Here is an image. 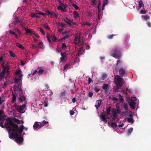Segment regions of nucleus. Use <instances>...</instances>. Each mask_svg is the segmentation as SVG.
I'll return each instance as SVG.
<instances>
[{
  "mask_svg": "<svg viewBox=\"0 0 151 151\" xmlns=\"http://www.w3.org/2000/svg\"><path fill=\"white\" fill-rule=\"evenodd\" d=\"M48 122L46 121L45 120H44L40 124V127H42L44 126L45 124H48Z\"/></svg>",
  "mask_w": 151,
  "mask_h": 151,
  "instance_id": "393cba45",
  "label": "nucleus"
},
{
  "mask_svg": "<svg viewBox=\"0 0 151 151\" xmlns=\"http://www.w3.org/2000/svg\"><path fill=\"white\" fill-rule=\"evenodd\" d=\"M42 25L44 27H45V28L48 30L50 29V27H49L47 23H45L44 24H42Z\"/></svg>",
  "mask_w": 151,
  "mask_h": 151,
  "instance_id": "c756f323",
  "label": "nucleus"
},
{
  "mask_svg": "<svg viewBox=\"0 0 151 151\" xmlns=\"http://www.w3.org/2000/svg\"><path fill=\"white\" fill-rule=\"evenodd\" d=\"M74 43L76 45L79 43L81 42L80 38H78L77 36H76L75 38L74 39Z\"/></svg>",
  "mask_w": 151,
  "mask_h": 151,
  "instance_id": "dca6fc26",
  "label": "nucleus"
},
{
  "mask_svg": "<svg viewBox=\"0 0 151 151\" xmlns=\"http://www.w3.org/2000/svg\"><path fill=\"white\" fill-rule=\"evenodd\" d=\"M59 10H62L63 12H65L66 11V10L65 9V8H63V7H59Z\"/></svg>",
  "mask_w": 151,
  "mask_h": 151,
  "instance_id": "603ef678",
  "label": "nucleus"
},
{
  "mask_svg": "<svg viewBox=\"0 0 151 151\" xmlns=\"http://www.w3.org/2000/svg\"><path fill=\"white\" fill-rule=\"evenodd\" d=\"M96 0H92L91 1V4L92 5H95L96 3H95Z\"/></svg>",
  "mask_w": 151,
  "mask_h": 151,
  "instance_id": "bf43d9fd",
  "label": "nucleus"
},
{
  "mask_svg": "<svg viewBox=\"0 0 151 151\" xmlns=\"http://www.w3.org/2000/svg\"><path fill=\"white\" fill-rule=\"evenodd\" d=\"M107 77V75L106 73H103L101 76V79L102 80H104L105 78H106Z\"/></svg>",
  "mask_w": 151,
  "mask_h": 151,
  "instance_id": "a878e982",
  "label": "nucleus"
},
{
  "mask_svg": "<svg viewBox=\"0 0 151 151\" xmlns=\"http://www.w3.org/2000/svg\"><path fill=\"white\" fill-rule=\"evenodd\" d=\"M20 86H19L18 88L19 90V97L18 98L19 100L21 102H22L24 101V103H26V98L25 96L23 94V90L22 88H20Z\"/></svg>",
  "mask_w": 151,
  "mask_h": 151,
  "instance_id": "20e7f679",
  "label": "nucleus"
},
{
  "mask_svg": "<svg viewBox=\"0 0 151 151\" xmlns=\"http://www.w3.org/2000/svg\"><path fill=\"white\" fill-rule=\"evenodd\" d=\"M115 35H110L108 36V38L110 39H111L113 38V37L114 36H115Z\"/></svg>",
  "mask_w": 151,
  "mask_h": 151,
  "instance_id": "052dcab7",
  "label": "nucleus"
},
{
  "mask_svg": "<svg viewBox=\"0 0 151 151\" xmlns=\"http://www.w3.org/2000/svg\"><path fill=\"white\" fill-rule=\"evenodd\" d=\"M9 53L11 56L13 57H14L15 56V54L12 51H9Z\"/></svg>",
  "mask_w": 151,
  "mask_h": 151,
  "instance_id": "c03bdc74",
  "label": "nucleus"
},
{
  "mask_svg": "<svg viewBox=\"0 0 151 151\" xmlns=\"http://www.w3.org/2000/svg\"><path fill=\"white\" fill-rule=\"evenodd\" d=\"M70 115H73L74 114V111L73 110H70Z\"/></svg>",
  "mask_w": 151,
  "mask_h": 151,
  "instance_id": "0e129e2a",
  "label": "nucleus"
},
{
  "mask_svg": "<svg viewBox=\"0 0 151 151\" xmlns=\"http://www.w3.org/2000/svg\"><path fill=\"white\" fill-rule=\"evenodd\" d=\"M111 100L114 101H116L118 100V99L117 98L115 97H113L111 98Z\"/></svg>",
  "mask_w": 151,
  "mask_h": 151,
  "instance_id": "13d9d810",
  "label": "nucleus"
},
{
  "mask_svg": "<svg viewBox=\"0 0 151 151\" xmlns=\"http://www.w3.org/2000/svg\"><path fill=\"white\" fill-rule=\"evenodd\" d=\"M5 74V73H3L2 71L0 73V79H2L4 78Z\"/></svg>",
  "mask_w": 151,
  "mask_h": 151,
  "instance_id": "c85d7f7f",
  "label": "nucleus"
},
{
  "mask_svg": "<svg viewBox=\"0 0 151 151\" xmlns=\"http://www.w3.org/2000/svg\"><path fill=\"white\" fill-rule=\"evenodd\" d=\"M101 100H98L96 101V105L95 106L96 109H98L99 107L100 106L101 104Z\"/></svg>",
  "mask_w": 151,
  "mask_h": 151,
  "instance_id": "a211bd4d",
  "label": "nucleus"
},
{
  "mask_svg": "<svg viewBox=\"0 0 151 151\" xmlns=\"http://www.w3.org/2000/svg\"><path fill=\"white\" fill-rule=\"evenodd\" d=\"M150 19V17L148 15H142V19L143 20L146 21L147 22Z\"/></svg>",
  "mask_w": 151,
  "mask_h": 151,
  "instance_id": "aec40b11",
  "label": "nucleus"
},
{
  "mask_svg": "<svg viewBox=\"0 0 151 151\" xmlns=\"http://www.w3.org/2000/svg\"><path fill=\"white\" fill-rule=\"evenodd\" d=\"M48 41L49 42H51V40L50 38V35L49 33H47L46 35Z\"/></svg>",
  "mask_w": 151,
  "mask_h": 151,
  "instance_id": "a19ab883",
  "label": "nucleus"
},
{
  "mask_svg": "<svg viewBox=\"0 0 151 151\" xmlns=\"http://www.w3.org/2000/svg\"><path fill=\"white\" fill-rule=\"evenodd\" d=\"M14 122L17 124H21L20 120L16 118H15Z\"/></svg>",
  "mask_w": 151,
  "mask_h": 151,
  "instance_id": "72a5a7b5",
  "label": "nucleus"
},
{
  "mask_svg": "<svg viewBox=\"0 0 151 151\" xmlns=\"http://www.w3.org/2000/svg\"><path fill=\"white\" fill-rule=\"evenodd\" d=\"M69 37V35H67L66 36H65L62 37L61 39V40H65L67 38H68Z\"/></svg>",
  "mask_w": 151,
  "mask_h": 151,
  "instance_id": "8fccbe9b",
  "label": "nucleus"
},
{
  "mask_svg": "<svg viewBox=\"0 0 151 151\" xmlns=\"http://www.w3.org/2000/svg\"><path fill=\"white\" fill-rule=\"evenodd\" d=\"M60 0H59V2L60 3V4H59V6L57 7V9H58L59 10V7H60V6L61 7H63H63L64 8H66L67 7V4H64L63 3H61V2H60Z\"/></svg>",
  "mask_w": 151,
  "mask_h": 151,
  "instance_id": "f3484780",
  "label": "nucleus"
},
{
  "mask_svg": "<svg viewBox=\"0 0 151 151\" xmlns=\"http://www.w3.org/2000/svg\"><path fill=\"white\" fill-rule=\"evenodd\" d=\"M38 14L41 15L43 16H45L46 14L44 13L41 12H39L37 13Z\"/></svg>",
  "mask_w": 151,
  "mask_h": 151,
  "instance_id": "69168bd1",
  "label": "nucleus"
},
{
  "mask_svg": "<svg viewBox=\"0 0 151 151\" xmlns=\"http://www.w3.org/2000/svg\"><path fill=\"white\" fill-rule=\"evenodd\" d=\"M111 107L109 106L108 107L106 111V114L107 115H109L110 114V111H111Z\"/></svg>",
  "mask_w": 151,
  "mask_h": 151,
  "instance_id": "473e14b6",
  "label": "nucleus"
},
{
  "mask_svg": "<svg viewBox=\"0 0 151 151\" xmlns=\"http://www.w3.org/2000/svg\"><path fill=\"white\" fill-rule=\"evenodd\" d=\"M69 66V64H65L64 66V70L68 69V67Z\"/></svg>",
  "mask_w": 151,
  "mask_h": 151,
  "instance_id": "3c124183",
  "label": "nucleus"
},
{
  "mask_svg": "<svg viewBox=\"0 0 151 151\" xmlns=\"http://www.w3.org/2000/svg\"><path fill=\"white\" fill-rule=\"evenodd\" d=\"M117 115L116 114H113V116L112 117V119L114 121H115L117 117Z\"/></svg>",
  "mask_w": 151,
  "mask_h": 151,
  "instance_id": "5fc2aeb1",
  "label": "nucleus"
},
{
  "mask_svg": "<svg viewBox=\"0 0 151 151\" xmlns=\"http://www.w3.org/2000/svg\"><path fill=\"white\" fill-rule=\"evenodd\" d=\"M60 55L61 57L60 58V60L61 61H63L65 60L67 56L65 52H61Z\"/></svg>",
  "mask_w": 151,
  "mask_h": 151,
  "instance_id": "ddd939ff",
  "label": "nucleus"
},
{
  "mask_svg": "<svg viewBox=\"0 0 151 151\" xmlns=\"http://www.w3.org/2000/svg\"><path fill=\"white\" fill-rule=\"evenodd\" d=\"M23 76V75H22L19 76V79L17 78H15L14 79V83L16 84H17L18 83H19V84L17 86V88L19 86H20V88H21L22 85V79Z\"/></svg>",
  "mask_w": 151,
  "mask_h": 151,
  "instance_id": "0eeeda50",
  "label": "nucleus"
},
{
  "mask_svg": "<svg viewBox=\"0 0 151 151\" xmlns=\"http://www.w3.org/2000/svg\"><path fill=\"white\" fill-rule=\"evenodd\" d=\"M22 71L20 70H16L15 72V74L16 75L19 76V75H22Z\"/></svg>",
  "mask_w": 151,
  "mask_h": 151,
  "instance_id": "5701e85b",
  "label": "nucleus"
},
{
  "mask_svg": "<svg viewBox=\"0 0 151 151\" xmlns=\"http://www.w3.org/2000/svg\"><path fill=\"white\" fill-rule=\"evenodd\" d=\"M108 3V0H104L103 3V5L105 6L107 5Z\"/></svg>",
  "mask_w": 151,
  "mask_h": 151,
  "instance_id": "09e8293b",
  "label": "nucleus"
},
{
  "mask_svg": "<svg viewBox=\"0 0 151 151\" xmlns=\"http://www.w3.org/2000/svg\"><path fill=\"white\" fill-rule=\"evenodd\" d=\"M127 121L129 123H133L134 120L133 118H128L127 119Z\"/></svg>",
  "mask_w": 151,
  "mask_h": 151,
  "instance_id": "2f4dec72",
  "label": "nucleus"
},
{
  "mask_svg": "<svg viewBox=\"0 0 151 151\" xmlns=\"http://www.w3.org/2000/svg\"><path fill=\"white\" fill-rule=\"evenodd\" d=\"M119 99L120 101L122 102L123 103L124 102V98L123 96H121L120 94L119 95Z\"/></svg>",
  "mask_w": 151,
  "mask_h": 151,
  "instance_id": "c9c22d12",
  "label": "nucleus"
},
{
  "mask_svg": "<svg viewBox=\"0 0 151 151\" xmlns=\"http://www.w3.org/2000/svg\"><path fill=\"white\" fill-rule=\"evenodd\" d=\"M38 122H35L33 126V127L34 129H37V128H40V124H38Z\"/></svg>",
  "mask_w": 151,
  "mask_h": 151,
  "instance_id": "4be33fe9",
  "label": "nucleus"
},
{
  "mask_svg": "<svg viewBox=\"0 0 151 151\" xmlns=\"http://www.w3.org/2000/svg\"><path fill=\"white\" fill-rule=\"evenodd\" d=\"M72 5L76 10H78L79 9V7L74 4L73 3Z\"/></svg>",
  "mask_w": 151,
  "mask_h": 151,
  "instance_id": "ea45409f",
  "label": "nucleus"
},
{
  "mask_svg": "<svg viewBox=\"0 0 151 151\" xmlns=\"http://www.w3.org/2000/svg\"><path fill=\"white\" fill-rule=\"evenodd\" d=\"M117 105L118 106H119V104H116V107L117 108V110H116V113L117 114H119L121 112V111L120 110V107H117Z\"/></svg>",
  "mask_w": 151,
  "mask_h": 151,
  "instance_id": "cd10ccee",
  "label": "nucleus"
},
{
  "mask_svg": "<svg viewBox=\"0 0 151 151\" xmlns=\"http://www.w3.org/2000/svg\"><path fill=\"white\" fill-rule=\"evenodd\" d=\"M66 47V45L64 43H63L62 45V49H64Z\"/></svg>",
  "mask_w": 151,
  "mask_h": 151,
  "instance_id": "864d4df0",
  "label": "nucleus"
},
{
  "mask_svg": "<svg viewBox=\"0 0 151 151\" xmlns=\"http://www.w3.org/2000/svg\"><path fill=\"white\" fill-rule=\"evenodd\" d=\"M114 81L116 85L115 91H116L120 89L123 85V78L117 75L115 77Z\"/></svg>",
  "mask_w": 151,
  "mask_h": 151,
  "instance_id": "f03ea898",
  "label": "nucleus"
},
{
  "mask_svg": "<svg viewBox=\"0 0 151 151\" xmlns=\"http://www.w3.org/2000/svg\"><path fill=\"white\" fill-rule=\"evenodd\" d=\"M11 130L12 132H11L9 134V137L15 139V141L19 144H22L23 142V138L21 136H19V134H21L25 127L23 125L20 126V128L16 124L11 122Z\"/></svg>",
  "mask_w": 151,
  "mask_h": 151,
  "instance_id": "f257e3e1",
  "label": "nucleus"
},
{
  "mask_svg": "<svg viewBox=\"0 0 151 151\" xmlns=\"http://www.w3.org/2000/svg\"><path fill=\"white\" fill-rule=\"evenodd\" d=\"M93 95V93L91 92H89L88 93V95L89 97H92Z\"/></svg>",
  "mask_w": 151,
  "mask_h": 151,
  "instance_id": "774afa93",
  "label": "nucleus"
},
{
  "mask_svg": "<svg viewBox=\"0 0 151 151\" xmlns=\"http://www.w3.org/2000/svg\"><path fill=\"white\" fill-rule=\"evenodd\" d=\"M4 100L2 99V98L0 96V105H1L4 102Z\"/></svg>",
  "mask_w": 151,
  "mask_h": 151,
  "instance_id": "4d7b16f0",
  "label": "nucleus"
},
{
  "mask_svg": "<svg viewBox=\"0 0 151 151\" xmlns=\"http://www.w3.org/2000/svg\"><path fill=\"white\" fill-rule=\"evenodd\" d=\"M121 54V52L118 48L115 49L111 54V55L115 58H119Z\"/></svg>",
  "mask_w": 151,
  "mask_h": 151,
  "instance_id": "39448f33",
  "label": "nucleus"
},
{
  "mask_svg": "<svg viewBox=\"0 0 151 151\" xmlns=\"http://www.w3.org/2000/svg\"><path fill=\"white\" fill-rule=\"evenodd\" d=\"M142 7V0H140L139 1V7L137 9V10H138L139 8H140Z\"/></svg>",
  "mask_w": 151,
  "mask_h": 151,
  "instance_id": "49530a36",
  "label": "nucleus"
},
{
  "mask_svg": "<svg viewBox=\"0 0 151 151\" xmlns=\"http://www.w3.org/2000/svg\"><path fill=\"white\" fill-rule=\"evenodd\" d=\"M119 71L120 76L123 77L127 75V73L124 69L123 68H121L119 69Z\"/></svg>",
  "mask_w": 151,
  "mask_h": 151,
  "instance_id": "9b49d317",
  "label": "nucleus"
},
{
  "mask_svg": "<svg viewBox=\"0 0 151 151\" xmlns=\"http://www.w3.org/2000/svg\"><path fill=\"white\" fill-rule=\"evenodd\" d=\"M22 27L23 28V29H24L26 32V35H27L28 34H30L31 35L35 34V32L32 29H29L27 27H25L23 25L22 26Z\"/></svg>",
  "mask_w": 151,
  "mask_h": 151,
  "instance_id": "1a4fd4ad",
  "label": "nucleus"
},
{
  "mask_svg": "<svg viewBox=\"0 0 151 151\" xmlns=\"http://www.w3.org/2000/svg\"><path fill=\"white\" fill-rule=\"evenodd\" d=\"M39 29H40V32L42 33V34L43 35H44L45 34V32H44V31L43 30V29L42 27H40L39 28Z\"/></svg>",
  "mask_w": 151,
  "mask_h": 151,
  "instance_id": "79ce46f5",
  "label": "nucleus"
},
{
  "mask_svg": "<svg viewBox=\"0 0 151 151\" xmlns=\"http://www.w3.org/2000/svg\"><path fill=\"white\" fill-rule=\"evenodd\" d=\"M123 107L124 109L126 111H128V104L127 103H123Z\"/></svg>",
  "mask_w": 151,
  "mask_h": 151,
  "instance_id": "7c9ffc66",
  "label": "nucleus"
},
{
  "mask_svg": "<svg viewBox=\"0 0 151 151\" xmlns=\"http://www.w3.org/2000/svg\"><path fill=\"white\" fill-rule=\"evenodd\" d=\"M46 13L47 14L50 15L52 17H55L56 18H57L58 17V15L56 14L54 12H51L47 11L46 12Z\"/></svg>",
  "mask_w": 151,
  "mask_h": 151,
  "instance_id": "f8f14e48",
  "label": "nucleus"
},
{
  "mask_svg": "<svg viewBox=\"0 0 151 151\" xmlns=\"http://www.w3.org/2000/svg\"><path fill=\"white\" fill-rule=\"evenodd\" d=\"M37 14H35L34 13H32L31 14V16L32 17H36L37 18H40V16L37 15Z\"/></svg>",
  "mask_w": 151,
  "mask_h": 151,
  "instance_id": "bb28decb",
  "label": "nucleus"
},
{
  "mask_svg": "<svg viewBox=\"0 0 151 151\" xmlns=\"http://www.w3.org/2000/svg\"><path fill=\"white\" fill-rule=\"evenodd\" d=\"M43 72L44 70H39L38 72L39 75L40 76L42 74V73Z\"/></svg>",
  "mask_w": 151,
  "mask_h": 151,
  "instance_id": "58836bf2",
  "label": "nucleus"
},
{
  "mask_svg": "<svg viewBox=\"0 0 151 151\" xmlns=\"http://www.w3.org/2000/svg\"><path fill=\"white\" fill-rule=\"evenodd\" d=\"M51 37H52L53 38L52 39V40L53 42H55V41L57 40V39L55 37V36L54 35H51Z\"/></svg>",
  "mask_w": 151,
  "mask_h": 151,
  "instance_id": "37998d69",
  "label": "nucleus"
},
{
  "mask_svg": "<svg viewBox=\"0 0 151 151\" xmlns=\"http://www.w3.org/2000/svg\"><path fill=\"white\" fill-rule=\"evenodd\" d=\"M21 19H19V18L17 17H16L14 18V20L13 21L12 23L14 25H16L18 23L20 22H21Z\"/></svg>",
  "mask_w": 151,
  "mask_h": 151,
  "instance_id": "4468645a",
  "label": "nucleus"
},
{
  "mask_svg": "<svg viewBox=\"0 0 151 151\" xmlns=\"http://www.w3.org/2000/svg\"><path fill=\"white\" fill-rule=\"evenodd\" d=\"M8 121L6 122L4 124V125H3V122H1L0 123V126L2 128H4L6 127L7 130H8L9 134L12 131V130H11V122L14 123V124H16L14 122L11 120L9 119L7 120Z\"/></svg>",
  "mask_w": 151,
  "mask_h": 151,
  "instance_id": "7ed1b4c3",
  "label": "nucleus"
},
{
  "mask_svg": "<svg viewBox=\"0 0 151 151\" xmlns=\"http://www.w3.org/2000/svg\"><path fill=\"white\" fill-rule=\"evenodd\" d=\"M73 14L75 16V18H78L79 17L78 14L76 11H75L73 12Z\"/></svg>",
  "mask_w": 151,
  "mask_h": 151,
  "instance_id": "e433bc0d",
  "label": "nucleus"
},
{
  "mask_svg": "<svg viewBox=\"0 0 151 151\" xmlns=\"http://www.w3.org/2000/svg\"><path fill=\"white\" fill-rule=\"evenodd\" d=\"M100 88L98 87H96L94 88V90L96 92H97L99 91Z\"/></svg>",
  "mask_w": 151,
  "mask_h": 151,
  "instance_id": "de8ad7c7",
  "label": "nucleus"
},
{
  "mask_svg": "<svg viewBox=\"0 0 151 151\" xmlns=\"http://www.w3.org/2000/svg\"><path fill=\"white\" fill-rule=\"evenodd\" d=\"M66 93V92L65 91L62 92L60 93V95L62 96H65Z\"/></svg>",
  "mask_w": 151,
  "mask_h": 151,
  "instance_id": "e2e57ef3",
  "label": "nucleus"
},
{
  "mask_svg": "<svg viewBox=\"0 0 151 151\" xmlns=\"http://www.w3.org/2000/svg\"><path fill=\"white\" fill-rule=\"evenodd\" d=\"M112 113L113 114H116L117 115V113H116V110H112L111 111Z\"/></svg>",
  "mask_w": 151,
  "mask_h": 151,
  "instance_id": "680f3d73",
  "label": "nucleus"
},
{
  "mask_svg": "<svg viewBox=\"0 0 151 151\" xmlns=\"http://www.w3.org/2000/svg\"><path fill=\"white\" fill-rule=\"evenodd\" d=\"M100 117L101 118L102 121L106 123L107 122V120L104 114H103L102 113H101L100 116Z\"/></svg>",
  "mask_w": 151,
  "mask_h": 151,
  "instance_id": "412c9836",
  "label": "nucleus"
},
{
  "mask_svg": "<svg viewBox=\"0 0 151 151\" xmlns=\"http://www.w3.org/2000/svg\"><path fill=\"white\" fill-rule=\"evenodd\" d=\"M2 68H3V70L2 71V72L3 73H6H6H8L9 70V63H6L5 65Z\"/></svg>",
  "mask_w": 151,
  "mask_h": 151,
  "instance_id": "9d476101",
  "label": "nucleus"
},
{
  "mask_svg": "<svg viewBox=\"0 0 151 151\" xmlns=\"http://www.w3.org/2000/svg\"><path fill=\"white\" fill-rule=\"evenodd\" d=\"M109 87V85L108 84H104L102 87V88L104 90H106Z\"/></svg>",
  "mask_w": 151,
  "mask_h": 151,
  "instance_id": "f704fd0d",
  "label": "nucleus"
},
{
  "mask_svg": "<svg viewBox=\"0 0 151 151\" xmlns=\"http://www.w3.org/2000/svg\"><path fill=\"white\" fill-rule=\"evenodd\" d=\"M14 29L16 31L18 34H21V32L20 29L17 27H16Z\"/></svg>",
  "mask_w": 151,
  "mask_h": 151,
  "instance_id": "4c0bfd02",
  "label": "nucleus"
},
{
  "mask_svg": "<svg viewBox=\"0 0 151 151\" xmlns=\"http://www.w3.org/2000/svg\"><path fill=\"white\" fill-rule=\"evenodd\" d=\"M129 103L131 108L133 109H135V106L136 103V102L130 101Z\"/></svg>",
  "mask_w": 151,
  "mask_h": 151,
  "instance_id": "2eb2a0df",
  "label": "nucleus"
},
{
  "mask_svg": "<svg viewBox=\"0 0 151 151\" xmlns=\"http://www.w3.org/2000/svg\"><path fill=\"white\" fill-rule=\"evenodd\" d=\"M133 130V128L132 127L129 128L128 129V134H130L132 132Z\"/></svg>",
  "mask_w": 151,
  "mask_h": 151,
  "instance_id": "a18cd8bd",
  "label": "nucleus"
},
{
  "mask_svg": "<svg viewBox=\"0 0 151 151\" xmlns=\"http://www.w3.org/2000/svg\"><path fill=\"white\" fill-rule=\"evenodd\" d=\"M16 45L17 47L21 49L22 50H23L24 49V47L19 43H17L16 44Z\"/></svg>",
  "mask_w": 151,
  "mask_h": 151,
  "instance_id": "b1692460",
  "label": "nucleus"
},
{
  "mask_svg": "<svg viewBox=\"0 0 151 151\" xmlns=\"http://www.w3.org/2000/svg\"><path fill=\"white\" fill-rule=\"evenodd\" d=\"M12 102L13 103L15 102L16 101V98L17 97L18 95L17 94L15 93H13L12 95Z\"/></svg>",
  "mask_w": 151,
  "mask_h": 151,
  "instance_id": "6ab92c4d",
  "label": "nucleus"
},
{
  "mask_svg": "<svg viewBox=\"0 0 151 151\" xmlns=\"http://www.w3.org/2000/svg\"><path fill=\"white\" fill-rule=\"evenodd\" d=\"M63 21L67 23L69 25V27H72L76 24V23L73 22L72 19H69L67 17L64 18Z\"/></svg>",
  "mask_w": 151,
  "mask_h": 151,
  "instance_id": "423d86ee",
  "label": "nucleus"
},
{
  "mask_svg": "<svg viewBox=\"0 0 151 151\" xmlns=\"http://www.w3.org/2000/svg\"><path fill=\"white\" fill-rule=\"evenodd\" d=\"M147 24L148 26L149 27H151V23L150 22H147Z\"/></svg>",
  "mask_w": 151,
  "mask_h": 151,
  "instance_id": "338daca9",
  "label": "nucleus"
},
{
  "mask_svg": "<svg viewBox=\"0 0 151 151\" xmlns=\"http://www.w3.org/2000/svg\"><path fill=\"white\" fill-rule=\"evenodd\" d=\"M136 99L135 97H132L130 101H133L136 102Z\"/></svg>",
  "mask_w": 151,
  "mask_h": 151,
  "instance_id": "6e6d98bb",
  "label": "nucleus"
},
{
  "mask_svg": "<svg viewBox=\"0 0 151 151\" xmlns=\"http://www.w3.org/2000/svg\"><path fill=\"white\" fill-rule=\"evenodd\" d=\"M25 104L26 103H25L22 106L18 105L17 106V111L22 114L24 113L25 111L24 109L26 107Z\"/></svg>",
  "mask_w": 151,
  "mask_h": 151,
  "instance_id": "6e6552de",
  "label": "nucleus"
}]
</instances>
